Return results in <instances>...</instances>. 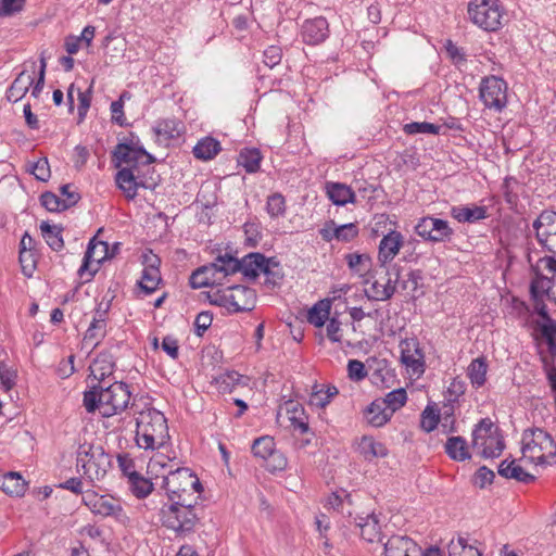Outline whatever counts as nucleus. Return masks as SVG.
Masks as SVG:
<instances>
[{
	"label": "nucleus",
	"instance_id": "obj_55",
	"mask_svg": "<svg viewBox=\"0 0 556 556\" xmlns=\"http://www.w3.org/2000/svg\"><path fill=\"white\" fill-rule=\"evenodd\" d=\"M125 99H130V94L127 91H124L119 99L116 101H113L111 103V113H112V121L116 123L119 126H124L126 124V118L124 115V101Z\"/></svg>",
	"mask_w": 556,
	"mask_h": 556
},
{
	"label": "nucleus",
	"instance_id": "obj_63",
	"mask_svg": "<svg viewBox=\"0 0 556 556\" xmlns=\"http://www.w3.org/2000/svg\"><path fill=\"white\" fill-rule=\"evenodd\" d=\"M358 233L357 226L355 224H345L334 229V237L338 240L350 241L354 239Z\"/></svg>",
	"mask_w": 556,
	"mask_h": 556
},
{
	"label": "nucleus",
	"instance_id": "obj_59",
	"mask_svg": "<svg viewBox=\"0 0 556 556\" xmlns=\"http://www.w3.org/2000/svg\"><path fill=\"white\" fill-rule=\"evenodd\" d=\"M29 170L38 180L47 181L50 178V167L47 157L39 159L30 164Z\"/></svg>",
	"mask_w": 556,
	"mask_h": 556
},
{
	"label": "nucleus",
	"instance_id": "obj_56",
	"mask_svg": "<svg viewBox=\"0 0 556 556\" xmlns=\"http://www.w3.org/2000/svg\"><path fill=\"white\" fill-rule=\"evenodd\" d=\"M440 126L427 122H413L404 126V131L408 135L415 134H438Z\"/></svg>",
	"mask_w": 556,
	"mask_h": 556
},
{
	"label": "nucleus",
	"instance_id": "obj_47",
	"mask_svg": "<svg viewBox=\"0 0 556 556\" xmlns=\"http://www.w3.org/2000/svg\"><path fill=\"white\" fill-rule=\"evenodd\" d=\"M152 479H146L137 472L129 473V481L131 484L132 493L139 497L148 496L153 490Z\"/></svg>",
	"mask_w": 556,
	"mask_h": 556
},
{
	"label": "nucleus",
	"instance_id": "obj_33",
	"mask_svg": "<svg viewBox=\"0 0 556 556\" xmlns=\"http://www.w3.org/2000/svg\"><path fill=\"white\" fill-rule=\"evenodd\" d=\"M105 312L102 314H99L98 318H93L92 323L90 324L89 328L87 329L84 339H83V345L86 348H96L100 340L105 336V318H104Z\"/></svg>",
	"mask_w": 556,
	"mask_h": 556
},
{
	"label": "nucleus",
	"instance_id": "obj_37",
	"mask_svg": "<svg viewBox=\"0 0 556 556\" xmlns=\"http://www.w3.org/2000/svg\"><path fill=\"white\" fill-rule=\"evenodd\" d=\"M451 215L459 223H475L486 217V211L483 206H454Z\"/></svg>",
	"mask_w": 556,
	"mask_h": 556
},
{
	"label": "nucleus",
	"instance_id": "obj_60",
	"mask_svg": "<svg viewBox=\"0 0 556 556\" xmlns=\"http://www.w3.org/2000/svg\"><path fill=\"white\" fill-rule=\"evenodd\" d=\"M495 478V473L493 470L489 469L485 466L480 467L473 477V483L475 485L479 486L480 489L485 488L486 485L491 484Z\"/></svg>",
	"mask_w": 556,
	"mask_h": 556
},
{
	"label": "nucleus",
	"instance_id": "obj_40",
	"mask_svg": "<svg viewBox=\"0 0 556 556\" xmlns=\"http://www.w3.org/2000/svg\"><path fill=\"white\" fill-rule=\"evenodd\" d=\"M113 369L112 357L108 354L99 355L90 365L91 376L99 380V384H104V379L113 374Z\"/></svg>",
	"mask_w": 556,
	"mask_h": 556
},
{
	"label": "nucleus",
	"instance_id": "obj_39",
	"mask_svg": "<svg viewBox=\"0 0 556 556\" xmlns=\"http://www.w3.org/2000/svg\"><path fill=\"white\" fill-rule=\"evenodd\" d=\"M332 301L324 299L315 303L307 313V320L317 328L325 325L329 319Z\"/></svg>",
	"mask_w": 556,
	"mask_h": 556
},
{
	"label": "nucleus",
	"instance_id": "obj_61",
	"mask_svg": "<svg viewBox=\"0 0 556 556\" xmlns=\"http://www.w3.org/2000/svg\"><path fill=\"white\" fill-rule=\"evenodd\" d=\"M264 63L266 66L273 68L278 65L282 59L281 48L278 46H269L263 53Z\"/></svg>",
	"mask_w": 556,
	"mask_h": 556
},
{
	"label": "nucleus",
	"instance_id": "obj_14",
	"mask_svg": "<svg viewBox=\"0 0 556 556\" xmlns=\"http://www.w3.org/2000/svg\"><path fill=\"white\" fill-rule=\"evenodd\" d=\"M226 255V266L227 270H229V275H233L238 271H241L244 277L249 279H255L261 273H263V267L267 265V260L261 253H250L245 255L242 260H238L229 254Z\"/></svg>",
	"mask_w": 556,
	"mask_h": 556
},
{
	"label": "nucleus",
	"instance_id": "obj_38",
	"mask_svg": "<svg viewBox=\"0 0 556 556\" xmlns=\"http://www.w3.org/2000/svg\"><path fill=\"white\" fill-rule=\"evenodd\" d=\"M356 525L361 529L362 538L367 542L380 540V526L374 514L367 515L366 517H358Z\"/></svg>",
	"mask_w": 556,
	"mask_h": 556
},
{
	"label": "nucleus",
	"instance_id": "obj_1",
	"mask_svg": "<svg viewBox=\"0 0 556 556\" xmlns=\"http://www.w3.org/2000/svg\"><path fill=\"white\" fill-rule=\"evenodd\" d=\"M129 400L128 386L118 381L108 387L104 384L92 387L90 391L84 393V406L87 412L91 413L99 409L103 417H111L123 412Z\"/></svg>",
	"mask_w": 556,
	"mask_h": 556
},
{
	"label": "nucleus",
	"instance_id": "obj_51",
	"mask_svg": "<svg viewBox=\"0 0 556 556\" xmlns=\"http://www.w3.org/2000/svg\"><path fill=\"white\" fill-rule=\"evenodd\" d=\"M275 441L271 437L265 435L254 440L252 452L255 457L266 459L275 451Z\"/></svg>",
	"mask_w": 556,
	"mask_h": 556
},
{
	"label": "nucleus",
	"instance_id": "obj_45",
	"mask_svg": "<svg viewBox=\"0 0 556 556\" xmlns=\"http://www.w3.org/2000/svg\"><path fill=\"white\" fill-rule=\"evenodd\" d=\"M261 153L257 149H244L240 152L238 163L245 168L248 173H255L260 168Z\"/></svg>",
	"mask_w": 556,
	"mask_h": 556
},
{
	"label": "nucleus",
	"instance_id": "obj_53",
	"mask_svg": "<svg viewBox=\"0 0 556 556\" xmlns=\"http://www.w3.org/2000/svg\"><path fill=\"white\" fill-rule=\"evenodd\" d=\"M266 210L270 217L275 218L282 216L286 213V201L282 194L274 193L269 195L267 199Z\"/></svg>",
	"mask_w": 556,
	"mask_h": 556
},
{
	"label": "nucleus",
	"instance_id": "obj_8",
	"mask_svg": "<svg viewBox=\"0 0 556 556\" xmlns=\"http://www.w3.org/2000/svg\"><path fill=\"white\" fill-rule=\"evenodd\" d=\"M77 467L90 481H100L111 468V457L100 445L83 444L77 452Z\"/></svg>",
	"mask_w": 556,
	"mask_h": 556
},
{
	"label": "nucleus",
	"instance_id": "obj_27",
	"mask_svg": "<svg viewBox=\"0 0 556 556\" xmlns=\"http://www.w3.org/2000/svg\"><path fill=\"white\" fill-rule=\"evenodd\" d=\"M80 200L79 193H68V198L61 199L52 192H45L40 197V202L49 212H62L74 206Z\"/></svg>",
	"mask_w": 556,
	"mask_h": 556
},
{
	"label": "nucleus",
	"instance_id": "obj_19",
	"mask_svg": "<svg viewBox=\"0 0 556 556\" xmlns=\"http://www.w3.org/2000/svg\"><path fill=\"white\" fill-rule=\"evenodd\" d=\"M84 502L94 515L101 517H117L123 511L119 501L112 496L91 493L84 497Z\"/></svg>",
	"mask_w": 556,
	"mask_h": 556
},
{
	"label": "nucleus",
	"instance_id": "obj_9",
	"mask_svg": "<svg viewBox=\"0 0 556 556\" xmlns=\"http://www.w3.org/2000/svg\"><path fill=\"white\" fill-rule=\"evenodd\" d=\"M472 446L482 457L494 458L502 454L505 443L497 427L485 418L476 426L472 432Z\"/></svg>",
	"mask_w": 556,
	"mask_h": 556
},
{
	"label": "nucleus",
	"instance_id": "obj_15",
	"mask_svg": "<svg viewBox=\"0 0 556 556\" xmlns=\"http://www.w3.org/2000/svg\"><path fill=\"white\" fill-rule=\"evenodd\" d=\"M533 228L539 243L556 254V212L543 211L533 222Z\"/></svg>",
	"mask_w": 556,
	"mask_h": 556
},
{
	"label": "nucleus",
	"instance_id": "obj_25",
	"mask_svg": "<svg viewBox=\"0 0 556 556\" xmlns=\"http://www.w3.org/2000/svg\"><path fill=\"white\" fill-rule=\"evenodd\" d=\"M111 256L112 255H109V244L104 241H97L96 238H92L85 253L83 265L78 270L79 275L83 276L84 271L89 270L91 262L99 264Z\"/></svg>",
	"mask_w": 556,
	"mask_h": 556
},
{
	"label": "nucleus",
	"instance_id": "obj_43",
	"mask_svg": "<svg viewBox=\"0 0 556 556\" xmlns=\"http://www.w3.org/2000/svg\"><path fill=\"white\" fill-rule=\"evenodd\" d=\"M448 556H482V552L468 543L464 536L452 540L448 544Z\"/></svg>",
	"mask_w": 556,
	"mask_h": 556
},
{
	"label": "nucleus",
	"instance_id": "obj_44",
	"mask_svg": "<svg viewBox=\"0 0 556 556\" xmlns=\"http://www.w3.org/2000/svg\"><path fill=\"white\" fill-rule=\"evenodd\" d=\"M378 401H382L387 410H391V415L403 407L407 401V393L405 389L400 388L389 392L384 397H379Z\"/></svg>",
	"mask_w": 556,
	"mask_h": 556
},
{
	"label": "nucleus",
	"instance_id": "obj_30",
	"mask_svg": "<svg viewBox=\"0 0 556 556\" xmlns=\"http://www.w3.org/2000/svg\"><path fill=\"white\" fill-rule=\"evenodd\" d=\"M367 422L372 427H382L392 417L391 410H387L384 403L376 399L364 412Z\"/></svg>",
	"mask_w": 556,
	"mask_h": 556
},
{
	"label": "nucleus",
	"instance_id": "obj_49",
	"mask_svg": "<svg viewBox=\"0 0 556 556\" xmlns=\"http://www.w3.org/2000/svg\"><path fill=\"white\" fill-rule=\"evenodd\" d=\"M248 378L237 371H227L220 375L216 382L222 392H231L237 384H247Z\"/></svg>",
	"mask_w": 556,
	"mask_h": 556
},
{
	"label": "nucleus",
	"instance_id": "obj_17",
	"mask_svg": "<svg viewBox=\"0 0 556 556\" xmlns=\"http://www.w3.org/2000/svg\"><path fill=\"white\" fill-rule=\"evenodd\" d=\"M534 311L543 319L542 323H536V328L540 330L541 336L546 340L548 349L552 353L556 351V323L551 318L547 313L544 298H531Z\"/></svg>",
	"mask_w": 556,
	"mask_h": 556
},
{
	"label": "nucleus",
	"instance_id": "obj_21",
	"mask_svg": "<svg viewBox=\"0 0 556 556\" xmlns=\"http://www.w3.org/2000/svg\"><path fill=\"white\" fill-rule=\"evenodd\" d=\"M403 245V236L401 232L391 230L388 235L383 236L379 243L378 261L381 266L392 261L400 252Z\"/></svg>",
	"mask_w": 556,
	"mask_h": 556
},
{
	"label": "nucleus",
	"instance_id": "obj_11",
	"mask_svg": "<svg viewBox=\"0 0 556 556\" xmlns=\"http://www.w3.org/2000/svg\"><path fill=\"white\" fill-rule=\"evenodd\" d=\"M400 361L410 376L419 378L426 370L425 353L416 338L401 340Z\"/></svg>",
	"mask_w": 556,
	"mask_h": 556
},
{
	"label": "nucleus",
	"instance_id": "obj_54",
	"mask_svg": "<svg viewBox=\"0 0 556 556\" xmlns=\"http://www.w3.org/2000/svg\"><path fill=\"white\" fill-rule=\"evenodd\" d=\"M263 274L266 276L265 285L275 287L278 281L282 278L280 273L279 263L274 258L267 260V265L263 267Z\"/></svg>",
	"mask_w": 556,
	"mask_h": 556
},
{
	"label": "nucleus",
	"instance_id": "obj_2",
	"mask_svg": "<svg viewBox=\"0 0 556 556\" xmlns=\"http://www.w3.org/2000/svg\"><path fill=\"white\" fill-rule=\"evenodd\" d=\"M169 433L167 420L163 413L149 407L136 417V443L140 448L166 450Z\"/></svg>",
	"mask_w": 556,
	"mask_h": 556
},
{
	"label": "nucleus",
	"instance_id": "obj_10",
	"mask_svg": "<svg viewBox=\"0 0 556 556\" xmlns=\"http://www.w3.org/2000/svg\"><path fill=\"white\" fill-rule=\"evenodd\" d=\"M227 267L226 255H219L213 263L204 265L191 274L189 279L190 286L193 289L219 286L229 276Z\"/></svg>",
	"mask_w": 556,
	"mask_h": 556
},
{
	"label": "nucleus",
	"instance_id": "obj_58",
	"mask_svg": "<svg viewBox=\"0 0 556 556\" xmlns=\"http://www.w3.org/2000/svg\"><path fill=\"white\" fill-rule=\"evenodd\" d=\"M264 462L266 469L271 472L283 470L288 463L286 456L277 450H275Z\"/></svg>",
	"mask_w": 556,
	"mask_h": 556
},
{
	"label": "nucleus",
	"instance_id": "obj_24",
	"mask_svg": "<svg viewBox=\"0 0 556 556\" xmlns=\"http://www.w3.org/2000/svg\"><path fill=\"white\" fill-rule=\"evenodd\" d=\"M419 548L406 536H392L384 544L386 556H417Z\"/></svg>",
	"mask_w": 556,
	"mask_h": 556
},
{
	"label": "nucleus",
	"instance_id": "obj_29",
	"mask_svg": "<svg viewBox=\"0 0 556 556\" xmlns=\"http://www.w3.org/2000/svg\"><path fill=\"white\" fill-rule=\"evenodd\" d=\"M497 472L503 478L515 479L523 483H530L535 479L533 475L527 472L520 465H518L516 459L503 460L498 466Z\"/></svg>",
	"mask_w": 556,
	"mask_h": 556
},
{
	"label": "nucleus",
	"instance_id": "obj_62",
	"mask_svg": "<svg viewBox=\"0 0 556 556\" xmlns=\"http://www.w3.org/2000/svg\"><path fill=\"white\" fill-rule=\"evenodd\" d=\"M349 378L354 381H361L367 376L365 365L357 359H350L348 363Z\"/></svg>",
	"mask_w": 556,
	"mask_h": 556
},
{
	"label": "nucleus",
	"instance_id": "obj_18",
	"mask_svg": "<svg viewBox=\"0 0 556 556\" xmlns=\"http://www.w3.org/2000/svg\"><path fill=\"white\" fill-rule=\"evenodd\" d=\"M400 278V268L392 265L387 268L384 277L377 279L371 285V299L376 301L389 300L396 290V283Z\"/></svg>",
	"mask_w": 556,
	"mask_h": 556
},
{
	"label": "nucleus",
	"instance_id": "obj_52",
	"mask_svg": "<svg viewBox=\"0 0 556 556\" xmlns=\"http://www.w3.org/2000/svg\"><path fill=\"white\" fill-rule=\"evenodd\" d=\"M432 231L434 235V242H443L448 240L453 235V229L448 226L446 220L431 217Z\"/></svg>",
	"mask_w": 556,
	"mask_h": 556
},
{
	"label": "nucleus",
	"instance_id": "obj_7",
	"mask_svg": "<svg viewBox=\"0 0 556 556\" xmlns=\"http://www.w3.org/2000/svg\"><path fill=\"white\" fill-rule=\"evenodd\" d=\"M470 21L486 31H496L506 15L500 0H471L468 4Z\"/></svg>",
	"mask_w": 556,
	"mask_h": 556
},
{
	"label": "nucleus",
	"instance_id": "obj_5",
	"mask_svg": "<svg viewBox=\"0 0 556 556\" xmlns=\"http://www.w3.org/2000/svg\"><path fill=\"white\" fill-rule=\"evenodd\" d=\"M194 503L193 498H184L181 502L164 505L161 509L162 525L178 535L193 531L199 520Z\"/></svg>",
	"mask_w": 556,
	"mask_h": 556
},
{
	"label": "nucleus",
	"instance_id": "obj_4",
	"mask_svg": "<svg viewBox=\"0 0 556 556\" xmlns=\"http://www.w3.org/2000/svg\"><path fill=\"white\" fill-rule=\"evenodd\" d=\"M161 488L166 491L170 502H181L184 498L197 501L195 493L201 491L199 478L186 467L170 466L166 475H163Z\"/></svg>",
	"mask_w": 556,
	"mask_h": 556
},
{
	"label": "nucleus",
	"instance_id": "obj_26",
	"mask_svg": "<svg viewBox=\"0 0 556 556\" xmlns=\"http://www.w3.org/2000/svg\"><path fill=\"white\" fill-rule=\"evenodd\" d=\"M534 270L536 274L530 283L531 298L546 296L548 300L556 303V288L552 277L544 276L542 274L543 270H538L535 267Z\"/></svg>",
	"mask_w": 556,
	"mask_h": 556
},
{
	"label": "nucleus",
	"instance_id": "obj_31",
	"mask_svg": "<svg viewBox=\"0 0 556 556\" xmlns=\"http://www.w3.org/2000/svg\"><path fill=\"white\" fill-rule=\"evenodd\" d=\"M286 409L292 428L302 434L308 432V418L303 406L298 402L288 401L286 403Z\"/></svg>",
	"mask_w": 556,
	"mask_h": 556
},
{
	"label": "nucleus",
	"instance_id": "obj_22",
	"mask_svg": "<svg viewBox=\"0 0 556 556\" xmlns=\"http://www.w3.org/2000/svg\"><path fill=\"white\" fill-rule=\"evenodd\" d=\"M167 450H152L155 452L147 467V473L151 477V479L157 480L161 479L163 475H166L168 470L170 469V466H174L176 464H173L176 459V456H169L167 454Z\"/></svg>",
	"mask_w": 556,
	"mask_h": 556
},
{
	"label": "nucleus",
	"instance_id": "obj_41",
	"mask_svg": "<svg viewBox=\"0 0 556 556\" xmlns=\"http://www.w3.org/2000/svg\"><path fill=\"white\" fill-rule=\"evenodd\" d=\"M445 453L457 462L470 458L467 442L462 437H450L445 443Z\"/></svg>",
	"mask_w": 556,
	"mask_h": 556
},
{
	"label": "nucleus",
	"instance_id": "obj_42",
	"mask_svg": "<svg viewBox=\"0 0 556 556\" xmlns=\"http://www.w3.org/2000/svg\"><path fill=\"white\" fill-rule=\"evenodd\" d=\"M40 230L47 244L54 251H59L64 247L62 238V228L59 226H51L48 222L40 224Z\"/></svg>",
	"mask_w": 556,
	"mask_h": 556
},
{
	"label": "nucleus",
	"instance_id": "obj_16",
	"mask_svg": "<svg viewBox=\"0 0 556 556\" xmlns=\"http://www.w3.org/2000/svg\"><path fill=\"white\" fill-rule=\"evenodd\" d=\"M142 257V264L144 267L141 280L139 281V287L144 293L150 294L156 290L162 280L160 273L161 260L152 252L144 253Z\"/></svg>",
	"mask_w": 556,
	"mask_h": 556
},
{
	"label": "nucleus",
	"instance_id": "obj_46",
	"mask_svg": "<svg viewBox=\"0 0 556 556\" xmlns=\"http://www.w3.org/2000/svg\"><path fill=\"white\" fill-rule=\"evenodd\" d=\"M488 365L484 358L479 357L473 359L468 366V377L476 387H481L485 382Z\"/></svg>",
	"mask_w": 556,
	"mask_h": 556
},
{
	"label": "nucleus",
	"instance_id": "obj_64",
	"mask_svg": "<svg viewBox=\"0 0 556 556\" xmlns=\"http://www.w3.org/2000/svg\"><path fill=\"white\" fill-rule=\"evenodd\" d=\"M535 268L538 270H546L548 274H551L553 283L556 288V260L553 256L541 257L538 261Z\"/></svg>",
	"mask_w": 556,
	"mask_h": 556
},
{
	"label": "nucleus",
	"instance_id": "obj_50",
	"mask_svg": "<svg viewBox=\"0 0 556 556\" xmlns=\"http://www.w3.org/2000/svg\"><path fill=\"white\" fill-rule=\"evenodd\" d=\"M350 269L358 274L365 275L370 269V257L367 254L350 253L345 256Z\"/></svg>",
	"mask_w": 556,
	"mask_h": 556
},
{
	"label": "nucleus",
	"instance_id": "obj_32",
	"mask_svg": "<svg viewBox=\"0 0 556 556\" xmlns=\"http://www.w3.org/2000/svg\"><path fill=\"white\" fill-rule=\"evenodd\" d=\"M0 489L11 496H22L26 491V482L18 472L9 471L0 477Z\"/></svg>",
	"mask_w": 556,
	"mask_h": 556
},
{
	"label": "nucleus",
	"instance_id": "obj_36",
	"mask_svg": "<svg viewBox=\"0 0 556 556\" xmlns=\"http://www.w3.org/2000/svg\"><path fill=\"white\" fill-rule=\"evenodd\" d=\"M222 150L218 140L213 137H205L198 141L193 148V155L198 160L208 161L214 159Z\"/></svg>",
	"mask_w": 556,
	"mask_h": 556
},
{
	"label": "nucleus",
	"instance_id": "obj_34",
	"mask_svg": "<svg viewBox=\"0 0 556 556\" xmlns=\"http://www.w3.org/2000/svg\"><path fill=\"white\" fill-rule=\"evenodd\" d=\"M358 451L366 460L377 457H386L388 448L381 442L375 441L372 437L364 435L358 443Z\"/></svg>",
	"mask_w": 556,
	"mask_h": 556
},
{
	"label": "nucleus",
	"instance_id": "obj_48",
	"mask_svg": "<svg viewBox=\"0 0 556 556\" xmlns=\"http://www.w3.org/2000/svg\"><path fill=\"white\" fill-rule=\"evenodd\" d=\"M155 132L164 139L178 138L181 134L180 123L170 118L160 121L155 126Z\"/></svg>",
	"mask_w": 556,
	"mask_h": 556
},
{
	"label": "nucleus",
	"instance_id": "obj_3",
	"mask_svg": "<svg viewBox=\"0 0 556 556\" xmlns=\"http://www.w3.org/2000/svg\"><path fill=\"white\" fill-rule=\"evenodd\" d=\"M521 459L530 464L546 466L556 463V443L541 428L527 429L522 433Z\"/></svg>",
	"mask_w": 556,
	"mask_h": 556
},
{
	"label": "nucleus",
	"instance_id": "obj_13",
	"mask_svg": "<svg viewBox=\"0 0 556 556\" xmlns=\"http://www.w3.org/2000/svg\"><path fill=\"white\" fill-rule=\"evenodd\" d=\"M480 99L486 108L502 110L507 100L506 83L496 76L485 77L480 85Z\"/></svg>",
	"mask_w": 556,
	"mask_h": 556
},
{
	"label": "nucleus",
	"instance_id": "obj_6",
	"mask_svg": "<svg viewBox=\"0 0 556 556\" xmlns=\"http://www.w3.org/2000/svg\"><path fill=\"white\" fill-rule=\"evenodd\" d=\"M210 303L227 308L229 312H249L255 306L256 294L251 288L231 286L208 293Z\"/></svg>",
	"mask_w": 556,
	"mask_h": 556
},
{
	"label": "nucleus",
	"instance_id": "obj_57",
	"mask_svg": "<svg viewBox=\"0 0 556 556\" xmlns=\"http://www.w3.org/2000/svg\"><path fill=\"white\" fill-rule=\"evenodd\" d=\"M440 421L441 417L439 414H437L435 409H433L430 406H427L421 414L420 427L425 431L430 432L433 429H435Z\"/></svg>",
	"mask_w": 556,
	"mask_h": 556
},
{
	"label": "nucleus",
	"instance_id": "obj_20",
	"mask_svg": "<svg viewBox=\"0 0 556 556\" xmlns=\"http://www.w3.org/2000/svg\"><path fill=\"white\" fill-rule=\"evenodd\" d=\"M329 34V24L323 16H318L304 22L302 26V37L308 45H318L323 42Z\"/></svg>",
	"mask_w": 556,
	"mask_h": 556
},
{
	"label": "nucleus",
	"instance_id": "obj_28",
	"mask_svg": "<svg viewBox=\"0 0 556 556\" xmlns=\"http://www.w3.org/2000/svg\"><path fill=\"white\" fill-rule=\"evenodd\" d=\"M325 188L328 198L334 205H345L356 201L354 191L345 184L329 181Z\"/></svg>",
	"mask_w": 556,
	"mask_h": 556
},
{
	"label": "nucleus",
	"instance_id": "obj_35",
	"mask_svg": "<svg viewBox=\"0 0 556 556\" xmlns=\"http://www.w3.org/2000/svg\"><path fill=\"white\" fill-rule=\"evenodd\" d=\"M33 83L34 78L30 74L26 72L20 73L9 88L7 99L11 102H17L27 93Z\"/></svg>",
	"mask_w": 556,
	"mask_h": 556
},
{
	"label": "nucleus",
	"instance_id": "obj_23",
	"mask_svg": "<svg viewBox=\"0 0 556 556\" xmlns=\"http://www.w3.org/2000/svg\"><path fill=\"white\" fill-rule=\"evenodd\" d=\"M115 181L128 200H134L137 197L138 188L144 187L142 182L138 181L136 170L131 167L121 168L115 176Z\"/></svg>",
	"mask_w": 556,
	"mask_h": 556
},
{
	"label": "nucleus",
	"instance_id": "obj_12",
	"mask_svg": "<svg viewBox=\"0 0 556 556\" xmlns=\"http://www.w3.org/2000/svg\"><path fill=\"white\" fill-rule=\"evenodd\" d=\"M113 154L118 162L117 166L124 163L127 165L126 167H131L135 170L139 164L149 165L154 162V157L134 139H130L129 142L118 143Z\"/></svg>",
	"mask_w": 556,
	"mask_h": 556
}]
</instances>
